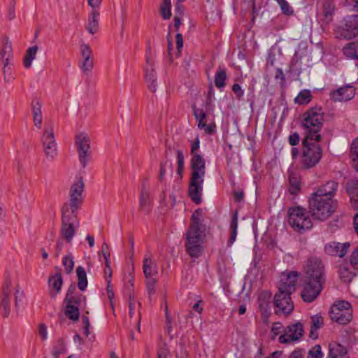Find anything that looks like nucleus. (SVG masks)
Returning <instances> with one entry per match:
<instances>
[{
    "label": "nucleus",
    "instance_id": "nucleus-55",
    "mask_svg": "<svg viewBox=\"0 0 358 358\" xmlns=\"http://www.w3.org/2000/svg\"><path fill=\"white\" fill-rule=\"evenodd\" d=\"M331 308H336L343 312H345V310H351V305L347 301H338L336 302Z\"/></svg>",
    "mask_w": 358,
    "mask_h": 358
},
{
    "label": "nucleus",
    "instance_id": "nucleus-13",
    "mask_svg": "<svg viewBox=\"0 0 358 358\" xmlns=\"http://www.w3.org/2000/svg\"><path fill=\"white\" fill-rule=\"evenodd\" d=\"M291 294L278 290L275 294L273 303L275 305V312L277 315H287L292 311L294 305L290 298Z\"/></svg>",
    "mask_w": 358,
    "mask_h": 358
},
{
    "label": "nucleus",
    "instance_id": "nucleus-10",
    "mask_svg": "<svg viewBox=\"0 0 358 358\" xmlns=\"http://www.w3.org/2000/svg\"><path fill=\"white\" fill-rule=\"evenodd\" d=\"M143 271L146 280V289L150 296L155 292V285L157 282L155 276L158 274V266L149 256L145 257L143 259Z\"/></svg>",
    "mask_w": 358,
    "mask_h": 358
},
{
    "label": "nucleus",
    "instance_id": "nucleus-34",
    "mask_svg": "<svg viewBox=\"0 0 358 358\" xmlns=\"http://www.w3.org/2000/svg\"><path fill=\"white\" fill-rule=\"evenodd\" d=\"M238 228V212L233 213L232 218L230 224L231 235L228 240V245H231L236 241Z\"/></svg>",
    "mask_w": 358,
    "mask_h": 358
},
{
    "label": "nucleus",
    "instance_id": "nucleus-22",
    "mask_svg": "<svg viewBox=\"0 0 358 358\" xmlns=\"http://www.w3.org/2000/svg\"><path fill=\"white\" fill-rule=\"evenodd\" d=\"M193 113L200 129H203L208 134L214 133L215 125L206 124V114L203 109L193 106Z\"/></svg>",
    "mask_w": 358,
    "mask_h": 358
},
{
    "label": "nucleus",
    "instance_id": "nucleus-63",
    "mask_svg": "<svg viewBox=\"0 0 358 358\" xmlns=\"http://www.w3.org/2000/svg\"><path fill=\"white\" fill-rule=\"evenodd\" d=\"M176 48L178 52H180V50L182 49V48L183 46L182 35L180 33H178L176 36Z\"/></svg>",
    "mask_w": 358,
    "mask_h": 358
},
{
    "label": "nucleus",
    "instance_id": "nucleus-59",
    "mask_svg": "<svg viewBox=\"0 0 358 358\" xmlns=\"http://www.w3.org/2000/svg\"><path fill=\"white\" fill-rule=\"evenodd\" d=\"M169 350L166 345L159 347L157 350L158 358H167L169 355Z\"/></svg>",
    "mask_w": 358,
    "mask_h": 358
},
{
    "label": "nucleus",
    "instance_id": "nucleus-5",
    "mask_svg": "<svg viewBox=\"0 0 358 358\" xmlns=\"http://www.w3.org/2000/svg\"><path fill=\"white\" fill-rule=\"evenodd\" d=\"M315 140L304 138L303 140V154L301 162L306 169L315 166L322 157V150Z\"/></svg>",
    "mask_w": 358,
    "mask_h": 358
},
{
    "label": "nucleus",
    "instance_id": "nucleus-37",
    "mask_svg": "<svg viewBox=\"0 0 358 358\" xmlns=\"http://www.w3.org/2000/svg\"><path fill=\"white\" fill-rule=\"evenodd\" d=\"M202 242L201 231L197 230L189 229L187 232L186 245L201 244Z\"/></svg>",
    "mask_w": 358,
    "mask_h": 358
},
{
    "label": "nucleus",
    "instance_id": "nucleus-32",
    "mask_svg": "<svg viewBox=\"0 0 358 358\" xmlns=\"http://www.w3.org/2000/svg\"><path fill=\"white\" fill-rule=\"evenodd\" d=\"M324 318L320 315H313L310 318V331L309 336L313 339L318 338L317 330L323 327Z\"/></svg>",
    "mask_w": 358,
    "mask_h": 358
},
{
    "label": "nucleus",
    "instance_id": "nucleus-1",
    "mask_svg": "<svg viewBox=\"0 0 358 358\" xmlns=\"http://www.w3.org/2000/svg\"><path fill=\"white\" fill-rule=\"evenodd\" d=\"M191 178L188 187V195L196 204L202 201L203 184L206 175V161L199 154H194L190 160Z\"/></svg>",
    "mask_w": 358,
    "mask_h": 358
},
{
    "label": "nucleus",
    "instance_id": "nucleus-56",
    "mask_svg": "<svg viewBox=\"0 0 358 358\" xmlns=\"http://www.w3.org/2000/svg\"><path fill=\"white\" fill-rule=\"evenodd\" d=\"M350 262L355 269H358V246L352 252L350 257Z\"/></svg>",
    "mask_w": 358,
    "mask_h": 358
},
{
    "label": "nucleus",
    "instance_id": "nucleus-15",
    "mask_svg": "<svg viewBox=\"0 0 358 358\" xmlns=\"http://www.w3.org/2000/svg\"><path fill=\"white\" fill-rule=\"evenodd\" d=\"M303 327L300 322H296L287 327L284 334L279 338L280 343H289L292 341H297L303 335Z\"/></svg>",
    "mask_w": 358,
    "mask_h": 358
},
{
    "label": "nucleus",
    "instance_id": "nucleus-17",
    "mask_svg": "<svg viewBox=\"0 0 358 358\" xmlns=\"http://www.w3.org/2000/svg\"><path fill=\"white\" fill-rule=\"evenodd\" d=\"M356 94V87L352 84L343 85L330 93L334 101H348L352 99Z\"/></svg>",
    "mask_w": 358,
    "mask_h": 358
},
{
    "label": "nucleus",
    "instance_id": "nucleus-31",
    "mask_svg": "<svg viewBox=\"0 0 358 358\" xmlns=\"http://www.w3.org/2000/svg\"><path fill=\"white\" fill-rule=\"evenodd\" d=\"M99 13L97 9H92L89 15L85 28L87 31L92 34H94L99 30Z\"/></svg>",
    "mask_w": 358,
    "mask_h": 358
},
{
    "label": "nucleus",
    "instance_id": "nucleus-47",
    "mask_svg": "<svg viewBox=\"0 0 358 358\" xmlns=\"http://www.w3.org/2000/svg\"><path fill=\"white\" fill-rule=\"evenodd\" d=\"M14 296H15V307L17 311H18L22 299L24 298V291L21 289V287L19 286V285H16L15 287V292H14Z\"/></svg>",
    "mask_w": 358,
    "mask_h": 358
},
{
    "label": "nucleus",
    "instance_id": "nucleus-33",
    "mask_svg": "<svg viewBox=\"0 0 358 358\" xmlns=\"http://www.w3.org/2000/svg\"><path fill=\"white\" fill-rule=\"evenodd\" d=\"M342 50L348 58L358 60V41L348 43Z\"/></svg>",
    "mask_w": 358,
    "mask_h": 358
},
{
    "label": "nucleus",
    "instance_id": "nucleus-49",
    "mask_svg": "<svg viewBox=\"0 0 358 358\" xmlns=\"http://www.w3.org/2000/svg\"><path fill=\"white\" fill-rule=\"evenodd\" d=\"M62 264L64 266L65 271L66 273H70L72 272L74 267V262L73 258L71 255H68L64 257L62 259Z\"/></svg>",
    "mask_w": 358,
    "mask_h": 358
},
{
    "label": "nucleus",
    "instance_id": "nucleus-8",
    "mask_svg": "<svg viewBox=\"0 0 358 358\" xmlns=\"http://www.w3.org/2000/svg\"><path fill=\"white\" fill-rule=\"evenodd\" d=\"M305 280L324 285L325 282V269L321 259L313 257L308 260Z\"/></svg>",
    "mask_w": 358,
    "mask_h": 358
},
{
    "label": "nucleus",
    "instance_id": "nucleus-39",
    "mask_svg": "<svg viewBox=\"0 0 358 358\" xmlns=\"http://www.w3.org/2000/svg\"><path fill=\"white\" fill-rule=\"evenodd\" d=\"M339 276L343 282L349 283L352 282L355 275L347 266H341L339 268Z\"/></svg>",
    "mask_w": 358,
    "mask_h": 358
},
{
    "label": "nucleus",
    "instance_id": "nucleus-40",
    "mask_svg": "<svg viewBox=\"0 0 358 358\" xmlns=\"http://www.w3.org/2000/svg\"><path fill=\"white\" fill-rule=\"evenodd\" d=\"M171 0H163L160 4V14L163 19L168 20L171 16Z\"/></svg>",
    "mask_w": 358,
    "mask_h": 358
},
{
    "label": "nucleus",
    "instance_id": "nucleus-48",
    "mask_svg": "<svg viewBox=\"0 0 358 358\" xmlns=\"http://www.w3.org/2000/svg\"><path fill=\"white\" fill-rule=\"evenodd\" d=\"M201 210H196L192 215V223L189 229L200 231Z\"/></svg>",
    "mask_w": 358,
    "mask_h": 358
},
{
    "label": "nucleus",
    "instance_id": "nucleus-26",
    "mask_svg": "<svg viewBox=\"0 0 358 358\" xmlns=\"http://www.w3.org/2000/svg\"><path fill=\"white\" fill-rule=\"evenodd\" d=\"M330 315L332 320L339 324H347L352 318V310L343 312L336 308H331Z\"/></svg>",
    "mask_w": 358,
    "mask_h": 358
},
{
    "label": "nucleus",
    "instance_id": "nucleus-36",
    "mask_svg": "<svg viewBox=\"0 0 358 358\" xmlns=\"http://www.w3.org/2000/svg\"><path fill=\"white\" fill-rule=\"evenodd\" d=\"M76 275L78 277V287L81 291L85 290L87 287V279L85 270L82 266L76 268Z\"/></svg>",
    "mask_w": 358,
    "mask_h": 358
},
{
    "label": "nucleus",
    "instance_id": "nucleus-51",
    "mask_svg": "<svg viewBox=\"0 0 358 358\" xmlns=\"http://www.w3.org/2000/svg\"><path fill=\"white\" fill-rule=\"evenodd\" d=\"M289 191L291 194H296L300 189V182L297 178L293 176H289Z\"/></svg>",
    "mask_w": 358,
    "mask_h": 358
},
{
    "label": "nucleus",
    "instance_id": "nucleus-43",
    "mask_svg": "<svg viewBox=\"0 0 358 358\" xmlns=\"http://www.w3.org/2000/svg\"><path fill=\"white\" fill-rule=\"evenodd\" d=\"M66 352V345L63 338H59L52 349V355L58 358L60 355Z\"/></svg>",
    "mask_w": 358,
    "mask_h": 358
},
{
    "label": "nucleus",
    "instance_id": "nucleus-57",
    "mask_svg": "<svg viewBox=\"0 0 358 358\" xmlns=\"http://www.w3.org/2000/svg\"><path fill=\"white\" fill-rule=\"evenodd\" d=\"M31 112L33 116L41 115V104L38 100L34 99L31 102Z\"/></svg>",
    "mask_w": 358,
    "mask_h": 358
},
{
    "label": "nucleus",
    "instance_id": "nucleus-20",
    "mask_svg": "<svg viewBox=\"0 0 358 358\" xmlns=\"http://www.w3.org/2000/svg\"><path fill=\"white\" fill-rule=\"evenodd\" d=\"M350 246V244L348 242L341 243L332 241L324 245V251L329 255L343 257L346 255Z\"/></svg>",
    "mask_w": 358,
    "mask_h": 358
},
{
    "label": "nucleus",
    "instance_id": "nucleus-16",
    "mask_svg": "<svg viewBox=\"0 0 358 358\" xmlns=\"http://www.w3.org/2000/svg\"><path fill=\"white\" fill-rule=\"evenodd\" d=\"M12 297L11 282L6 280L0 296V313L3 317H8L10 313Z\"/></svg>",
    "mask_w": 358,
    "mask_h": 358
},
{
    "label": "nucleus",
    "instance_id": "nucleus-23",
    "mask_svg": "<svg viewBox=\"0 0 358 358\" xmlns=\"http://www.w3.org/2000/svg\"><path fill=\"white\" fill-rule=\"evenodd\" d=\"M83 301L85 302V297L76 291V286L73 284L71 285L66 294L64 303L66 304H72L80 306Z\"/></svg>",
    "mask_w": 358,
    "mask_h": 358
},
{
    "label": "nucleus",
    "instance_id": "nucleus-21",
    "mask_svg": "<svg viewBox=\"0 0 358 358\" xmlns=\"http://www.w3.org/2000/svg\"><path fill=\"white\" fill-rule=\"evenodd\" d=\"M338 188V183L334 180H329L326 184L319 187L311 196L317 198L331 199L335 195L336 191Z\"/></svg>",
    "mask_w": 358,
    "mask_h": 358
},
{
    "label": "nucleus",
    "instance_id": "nucleus-64",
    "mask_svg": "<svg viewBox=\"0 0 358 358\" xmlns=\"http://www.w3.org/2000/svg\"><path fill=\"white\" fill-rule=\"evenodd\" d=\"M304 355L302 350H294L289 358H303Z\"/></svg>",
    "mask_w": 358,
    "mask_h": 358
},
{
    "label": "nucleus",
    "instance_id": "nucleus-53",
    "mask_svg": "<svg viewBox=\"0 0 358 358\" xmlns=\"http://www.w3.org/2000/svg\"><path fill=\"white\" fill-rule=\"evenodd\" d=\"M283 14L286 15H291L293 14L294 11L292 7L289 6L288 2L285 0H276Z\"/></svg>",
    "mask_w": 358,
    "mask_h": 358
},
{
    "label": "nucleus",
    "instance_id": "nucleus-61",
    "mask_svg": "<svg viewBox=\"0 0 358 358\" xmlns=\"http://www.w3.org/2000/svg\"><path fill=\"white\" fill-rule=\"evenodd\" d=\"M38 334L41 336L43 340H45L48 338L47 327L45 324H40L38 326Z\"/></svg>",
    "mask_w": 358,
    "mask_h": 358
},
{
    "label": "nucleus",
    "instance_id": "nucleus-7",
    "mask_svg": "<svg viewBox=\"0 0 358 358\" xmlns=\"http://www.w3.org/2000/svg\"><path fill=\"white\" fill-rule=\"evenodd\" d=\"M84 183L82 179L78 180L71 185L69 190V203H65L63 205L62 212H65L66 208L71 215L76 214V210L80 207L83 201L82 195Z\"/></svg>",
    "mask_w": 358,
    "mask_h": 358
},
{
    "label": "nucleus",
    "instance_id": "nucleus-6",
    "mask_svg": "<svg viewBox=\"0 0 358 358\" xmlns=\"http://www.w3.org/2000/svg\"><path fill=\"white\" fill-rule=\"evenodd\" d=\"M334 34L339 39L350 40L358 36V15H352L344 18L336 27Z\"/></svg>",
    "mask_w": 358,
    "mask_h": 358
},
{
    "label": "nucleus",
    "instance_id": "nucleus-62",
    "mask_svg": "<svg viewBox=\"0 0 358 358\" xmlns=\"http://www.w3.org/2000/svg\"><path fill=\"white\" fill-rule=\"evenodd\" d=\"M289 143L292 145H296L299 142V135L295 132L292 134L288 138Z\"/></svg>",
    "mask_w": 358,
    "mask_h": 358
},
{
    "label": "nucleus",
    "instance_id": "nucleus-35",
    "mask_svg": "<svg viewBox=\"0 0 358 358\" xmlns=\"http://www.w3.org/2000/svg\"><path fill=\"white\" fill-rule=\"evenodd\" d=\"M38 48L36 45L29 48L23 59V64L25 69L31 66L32 62L35 59Z\"/></svg>",
    "mask_w": 358,
    "mask_h": 358
},
{
    "label": "nucleus",
    "instance_id": "nucleus-52",
    "mask_svg": "<svg viewBox=\"0 0 358 358\" xmlns=\"http://www.w3.org/2000/svg\"><path fill=\"white\" fill-rule=\"evenodd\" d=\"M352 159L355 169L358 171V138L355 139L352 146Z\"/></svg>",
    "mask_w": 358,
    "mask_h": 358
},
{
    "label": "nucleus",
    "instance_id": "nucleus-41",
    "mask_svg": "<svg viewBox=\"0 0 358 358\" xmlns=\"http://www.w3.org/2000/svg\"><path fill=\"white\" fill-rule=\"evenodd\" d=\"M227 79L226 71L220 69L215 73V85L217 88H222L225 86Z\"/></svg>",
    "mask_w": 358,
    "mask_h": 358
},
{
    "label": "nucleus",
    "instance_id": "nucleus-19",
    "mask_svg": "<svg viewBox=\"0 0 358 358\" xmlns=\"http://www.w3.org/2000/svg\"><path fill=\"white\" fill-rule=\"evenodd\" d=\"M298 276V273L296 271L282 273L280 276L278 290L289 293L294 292Z\"/></svg>",
    "mask_w": 358,
    "mask_h": 358
},
{
    "label": "nucleus",
    "instance_id": "nucleus-54",
    "mask_svg": "<svg viewBox=\"0 0 358 358\" xmlns=\"http://www.w3.org/2000/svg\"><path fill=\"white\" fill-rule=\"evenodd\" d=\"M3 73L4 76V80L6 83H10L15 80L13 66H10L3 67Z\"/></svg>",
    "mask_w": 358,
    "mask_h": 358
},
{
    "label": "nucleus",
    "instance_id": "nucleus-38",
    "mask_svg": "<svg viewBox=\"0 0 358 358\" xmlns=\"http://www.w3.org/2000/svg\"><path fill=\"white\" fill-rule=\"evenodd\" d=\"M79 307L80 306H78L76 305L66 304V308H65L66 316L69 319H70L74 322L78 321L79 317H80Z\"/></svg>",
    "mask_w": 358,
    "mask_h": 358
},
{
    "label": "nucleus",
    "instance_id": "nucleus-28",
    "mask_svg": "<svg viewBox=\"0 0 358 358\" xmlns=\"http://www.w3.org/2000/svg\"><path fill=\"white\" fill-rule=\"evenodd\" d=\"M347 354L346 348L341 344L336 342L329 343L328 358H346Z\"/></svg>",
    "mask_w": 358,
    "mask_h": 358
},
{
    "label": "nucleus",
    "instance_id": "nucleus-12",
    "mask_svg": "<svg viewBox=\"0 0 358 358\" xmlns=\"http://www.w3.org/2000/svg\"><path fill=\"white\" fill-rule=\"evenodd\" d=\"M90 140L85 133L76 135L75 145L78 152L79 161L82 166L85 168L90 158Z\"/></svg>",
    "mask_w": 358,
    "mask_h": 358
},
{
    "label": "nucleus",
    "instance_id": "nucleus-30",
    "mask_svg": "<svg viewBox=\"0 0 358 358\" xmlns=\"http://www.w3.org/2000/svg\"><path fill=\"white\" fill-rule=\"evenodd\" d=\"M139 208L145 213H149L151 210V202L150 201V195L146 188L145 183L142 184Z\"/></svg>",
    "mask_w": 358,
    "mask_h": 358
},
{
    "label": "nucleus",
    "instance_id": "nucleus-2",
    "mask_svg": "<svg viewBox=\"0 0 358 358\" xmlns=\"http://www.w3.org/2000/svg\"><path fill=\"white\" fill-rule=\"evenodd\" d=\"M324 122V114L321 108H312L303 115L302 126L306 131L304 138H310L319 142L321 136L319 131L321 130Z\"/></svg>",
    "mask_w": 358,
    "mask_h": 358
},
{
    "label": "nucleus",
    "instance_id": "nucleus-27",
    "mask_svg": "<svg viewBox=\"0 0 358 358\" xmlns=\"http://www.w3.org/2000/svg\"><path fill=\"white\" fill-rule=\"evenodd\" d=\"M270 299L271 294L267 292H263L259 296V307L262 312V315L264 318H268L271 314Z\"/></svg>",
    "mask_w": 358,
    "mask_h": 358
},
{
    "label": "nucleus",
    "instance_id": "nucleus-45",
    "mask_svg": "<svg viewBox=\"0 0 358 358\" xmlns=\"http://www.w3.org/2000/svg\"><path fill=\"white\" fill-rule=\"evenodd\" d=\"M187 252L192 257H199L203 251V247L201 244L186 245Z\"/></svg>",
    "mask_w": 358,
    "mask_h": 358
},
{
    "label": "nucleus",
    "instance_id": "nucleus-42",
    "mask_svg": "<svg viewBox=\"0 0 358 358\" xmlns=\"http://www.w3.org/2000/svg\"><path fill=\"white\" fill-rule=\"evenodd\" d=\"M145 80L147 83L156 81V74L152 68V63L150 58L147 57L145 65Z\"/></svg>",
    "mask_w": 358,
    "mask_h": 358
},
{
    "label": "nucleus",
    "instance_id": "nucleus-44",
    "mask_svg": "<svg viewBox=\"0 0 358 358\" xmlns=\"http://www.w3.org/2000/svg\"><path fill=\"white\" fill-rule=\"evenodd\" d=\"M3 45L0 52V58L6 57H11L12 55V43L8 38H4L2 41Z\"/></svg>",
    "mask_w": 358,
    "mask_h": 358
},
{
    "label": "nucleus",
    "instance_id": "nucleus-3",
    "mask_svg": "<svg viewBox=\"0 0 358 358\" xmlns=\"http://www.w3.org/2000/svg\"><path fill=\"white\" fill-rule=\"evenodd\" d=\"M337 204L331 199L317 198L311 196L309 199V209L314 218L320 220L328 219L335 211Z\"/></svg>",
    "mask_w": 358,
    "mask_h": 358
},
{
    "label": "nucleus",
    "instance_id": "nucleus-9",
    "mask_svg": "<svg viewBox=\"0 0 358 358\" xmlns=\"http://www.w3.org/2000/svg\"><path fill=\"white\" fill-rule=\"evenodd\" d=\"M41 142L47 159L52 162L57 155V146L55 138L53 125L45 127L41 137Z\"/></svg>",
    "mask_w": 358,
    "mask_h": 358
},
{
    "label": "nucleus",
    "instance_id": "nucleus-11",
    "mask_svg": "<svg viewBox=\"0 0 358 358\" xmlns=\"http://www.w3.org/2000/svg\"><path fill=\"white\" fill-rule=\"evenodd\" d=\"M76 221V214H71L66 209L65 212H62V227L60 234L62 238H64L68 243H71L73 236L76 233L75 226Z\"/></svg>",
    "mask_w": 358,
    "mask_h": 358
},
{
    "label": "nucleus",
    "instance_id": "nucleus-25",
    "mask_svg": "<svg viewBox=\"0 0 358 358\" xmlns=\"http://www.w3.org/2000/svg\"><path fill=\"white\" fill-rule=\"evenodd\" d=\"M335 5L331 0H326L322 5L321 21L324 24H329L333 20Z\"/></svg>",
    "mask_w": 358,
    "mask_h": 358
},
{
    "label": "nucleus",
    "instance_id": "nucleus-29",
    "mask_svg": "<svg viewBox=\"0 0 358 358\" xmlns=\"http://www.w3.org/2000/svg\"><path fill=\"white\" fill-rule=\"evenodd\" d=\"M347 192L354 208L358 210V179L351 180L347 183Z\"/></svg>",
    "mask_w": 358,
    "mask_h": 358
},
{
    "label": "nucleus",
    "instance_id": "nucleus-4",
    "mask_svg": "<svg viewBox=\"0 0 358 358\" xmlns=\"http://www.w3.org/2000/svg\"><path fill=\"white\" fill-rule=\"evenodd\" d=\"M288 223L295 231L299 233H303L313 227L312 220L307 210L299 206L289 209Z\"/></svg>",
    "mask_w": 358,
    "mask_h": 358
},
{
    "label": "nucleus",
    "instance_id": "nucleus-60",
    "mask_svg": "<svg viewBox=\"0 0 358 358\" xmlns=\"http://www.w3.org/2000/svg\"><path fill=\"white\" fill-rule=\"evenodd\" d=\"M232 90L238 99H241L243 97V96L244 94V92L241 89V87L239 84H237V83L234 84L232 86Z\"/></svg>",
    "mask_w": 358,
    "mask_h": 358
},
{
    "label": "nucleus",
    "instance_id": "nucleus-46",
    "mask_svg": "<svg viewBox=\"0 0 358 358\" xmlns=\"http://www.w3.org/2000/svg\"><path fill=\"white\" fill-rule=\"evenodd\" d=\"M311 100V94L309 90H303L299 92L295 98L294 101L299 104L303 105L310 102Z\"/></svg>",
    "mask_w": 358,
    "mask_h": 358
},
{
    "label": "nucleus",
    "instance_id": "nucleus-50",
    "mask_svg": "<svg viewBox=\"0 0 358 358\" xmlns=\"http://www.w3.org/2000/svg\"><path fill=\"white\" fill-rule=\"evenodd\" d=\"M323 356L321 345H315L309 350L307 358H322Z\"/></svg>",
    "mask_w": 358,
    "mask_h": 358
},
{
    "label": "nucleus",
    "instance_id": "nucleus-14",
    "mask_svg": "<svg viewBox=\"0 0 358 358\" xmlns=\"http://www.w3.org/2000/svg\"><path fill=\"white\" fill-rule=\"evenodd\" d=\"M81 59L78 66L85 75L91 73L94 68V57L92 50L88 44L83 43L80 46Z\"/></svg>",
    "mask_w": 358,
    "mask_h": 358
},
{
    "label": "nucleus",
    "instance_id": "nucleus-24",
    "mask_svg": "<svg viewBox=\"0 0 358 358\" xmlns=\"http://www.w3.org/2000/svg\"><path fill=\"white\" fill-rule=\"evenodd\" d=\"M63 280L59 271H57L53 275H50L48 279V285L50 288V294L52 298L60 292L62 286Z\"/></svg>",
    "mask_w": 358,
    "mask_h": 358
},
{
    "label": "nucleus",
    "instance_id": "nucleus-58",
    "mask_svg": "<svg viewBox=\"0 0 358 358\" xmlns=\"http://www.w3.org/2000/svg\"><path fill=\"white\" fill-rule=\"evenodd\" d=\"M166 166H169L170 169L172 168V164L169 162H165L164 163H161L160 165V171H159V178L161 181H162L164 178L165 174H166Z\"/></svg>",
    "mask_w": 358,
    "mask_h": 358
},
{
    "label": "nucleus",
    "instance_id": "nucleus-18",
    "mask_svg": "<svg viewBox=\"0 0 358 358\" xmlns=\"http://www.w3.org/2000/svg\"><path fill=\"white\" fill-rule=\"evenodd\" d=\"M322 289V284L305 280L301 297L307 303L313 302L318 296Z\"/></svg>",
    "mask_w": 358,
    "mask_h": 358
}]
</instances>
